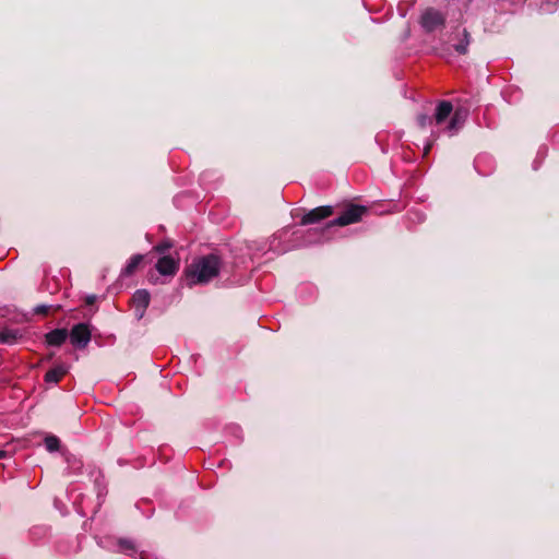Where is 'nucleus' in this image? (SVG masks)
Here are the masks:
<instances>
[{
    "mask_svg": "<svg viewBox=\"0 0 559 559\" xmlns=\"http://www.w3.org/2000/svg\"><path fill=\"white\" fill-rule=\"evenodd\" d=\"M333 213L332 206H318L311 211H309L307 214H305L301 218L302 225H310L318 223L329 216H331Z\"/></svg>",
    "mask_w": 559,
    "mask_h": 559,
    "instance_id": "nucleus-6",
    "label": "nucleus"
},
{
    "mask_svg": "<svg viewBox=\"0 0 559 559\" xmlns=\"http://www.w3.org/2000/svg\"><path fill=\"white\" fill-rule=\"evenodd\" d=\"M367 207L364 205L350 204L345 207L342 214L330 222V226H347L359 222L367 213Z\"/></svg>",
    "mask_w": 559,
    "mask_h": 559,
    "instance_id": "nucleus-2",
    "label": "nucleus"
},
{
    "mask_svg": "<svg viewBox=\"0 0 559 559\" xmlns=\"http://www.w3.org/2000/svg\"><path fill=\"white\" fill-rule=\"evenodd\" d=\"M45 447L49 452L59 450L60 440L56 436H48L45 438Z\"/></svg>",
    "mask_w": 559,
    "mask_h": 559,
    "instance_id": "nucleus-16",
    "label": "nucleus"
},
{
    "mask_svg": "<svg viewBox=\"0 0 559 559\" xmlns=\"http://www.w3.org/2000/svg\"><path fill=\"white\" fill-rule=\"evenodd\" d=\"M48 309H49L48 306H39V307L36 308V312L37 313H47Z\"/></svg>",
    "mask_w": 559,
    "mask_h": 559,
    "instance_id": "nucleus-20",
    "label": "nucleus"
},
{
    "mask_svg": "<svg viewBox=\"0 0 559 559\" xmlns=\"http://www.w3.org/2000/svg\"><path fill=\"white\" fill-rule=\"evenodd\" d=\"M429 148H430V146L428 145V146L425 148V154H427V153H428Z\"/></svg>",
    "mask_w": 559,
    "mask_h": 559,
    "instance_id": "nucleus-24",
    "label": "nucleus"
},
{
    "mask_svg": "<svg viewBox=\"0 0 559 559\" xmlns=\"http://www.w3.org/2000/svg\"><path fill=\"white\" fill-rule=\"evenodd\" d=\"M463 121H464V118L461 116V114L459 111H456L452 116L450 123L448 126V129L451 132V134H453L454 132H456L459 130V128L463 124Z\"/></svg>",
    "mask_w": 559,
    "mask_h": 559,
    "instance_id": "nucleus-14",
    "label": "nucleus"
},
{
    "mask_svg": "<svg viewBox=\"0 0 559 559\" xmlns=\"http://www.w3.org/2000/svg\"><path fill=\"white\" fill-rule=\"evenodd\" d=\"M452 104L450 102H440L432 117L437 124L442 123L452 112Z\"/></svg>",
    "mask_w": 559,
    "mask_h": 559,
    "instance_id": "nucleus-9",
    "label": "nucleus"
},
{
    "mask_svg": "<svg viewBox=\"0 0 559 559\" xmlns=\"http://www.w3.org/2000/svg\"><path fill=\"white\" fill-rule=\"evenodd\" d=\"M91 330L86 323L75 324L70 332L71 344L78 348H84L91 341Z\"/></svg>",
    "mask_w": 559,
    "mask_h": 559,
    "instance_id": "nucleus-3",
    "label": "nucleus"
},
{
    "mask_svg": "<svg viewBox=\"0 0 559 559\" xmlns=\"http://www.w3.org/2000/svg\"><path fill=\"white\" fill-rule=\"evenodd\" d=\"M68 372L66 365H58L49 369L45 374V381L48 383H58Z\"/></svg>",
    "mask_w": 559,
    "mask_h": 559,
    "instance_id": "nucleus-10",
    "label": "nucleus"
},
{
    "mask_svg": "<svg viewBox=\"0 0 559 559\" xmlns=\"http://www.w3.org/2000/svg\"><path fill=\"white\" fill-rule=\"evenodd\" d=\"M171 246H173V245H171L169 241H163V242H160V243L156 245V246L154 247V250H155L156 252H158V253H164V252H166L168 249H170V248H171Z\"/></svg>",
    "mask_w": 559,
    "mask_h": 559,
    "instance_id": "nucleus-18",
    "label": "nucleus"
},
{
    "mask_svg": "<svg viewBox=\"0 0 559 559\" xmlns=\"http://www.w3.org/2000/svg\"><path fill=\"white\" fill-rule=\"evenodd\" d=\"M463 36L464 38L459 44L454 45V49L461 55L467 52V48L469 45V34L467 33L466 29L463 31Z\"/></svg>",
    "mask_w": 559,
    "mask_h": 559,
    "instance_id": "nucleus-15",
    "label": "nucleus"
},
{
    "mask_svg": "<svg viewBox=\"0 0 559 559\" xmlns=\"http://www.w3.org/2000/svg\"><path fill=\"white\" fill-rule=\"evenodd\" d=\"M142 260H143L142 254H134L133 257H131L130 260L128 261L127 265L122 269L121 275L122 276L132 275L135 272V270L139 267Z\"/></svg>",
    "mask_w": 559,
    "mask_h": 559,
    "instance_id": "nucleus-11",
    "label": "nucleus"
},
{
    "mask_svg": "<svg viewBox=\"0 0 559 559\" xmlns=\"http://www.w3.org/2000/svg\"><path fill=\"white\" fill-rule=\"evenodd\" d=\"M95 484L97 486V496H98V498H100L102 496L106 495L105 487L102 486V484H100L98 478L95 480Z\"/></svg>",
    "mask_w": 559,
    "mask_h": 559,
    "instance_id": "nucleus-19",
    "label": "nucleus"
},
{
    "mask_svg": "<svg viewBox=\"0 0 559 559\" xmlns=\"http://www.w3.org/2000/svg\"><path fill=\"white\" fill-rule=\"evenodd\" d=\"M20 332L13 329H3L0 331V343L14 344L20 337Z\"/></svg>",
    "mask_w": 559,
    "mask_h": 559,
    "instance_id": "nucleus-12",
    "label": "nucleus"
},
{
    "mask_svg": "<svg viewBox=\"0 0 559 559\" xmlns=\"http://www.w3.org/2000/svg\"><path fill=\"white\" fill-rule=\"evenodd\" d=\"M420 23L427 32H432L443 25L444 17L439 11L427 9L421 15Z\"/></svg>",
    "mask_w": 559,
    "mask_h": 559,
    "instance_id": "nucleus-4",
    "label": "nucleus"
},
{
    "mask_svg": "<svg viewBox=\"0 0 559 559\" xmlns=\"http://www.w3.org/2000/svg\"><path fill=\"white\" fill-rule=\"evenodd\" d=\"M179 269L178 260L169 255L162 257L156 263V270L159 274L165 276H173L177 273Z\"/></svg>",
    "mask_w": 559,
    "mask_h": 559,
    "instance_id": "nucleus-7",
    "label": "nucleus"
},
{
    "mask_svg": "<svg viewBox=\"0 0 559 559\" xmlns=\"http://www.w3.org/2000/svg\"><path fill=\"white\" fill-rule=\"evenodd\" d=\"M68 335L66 329H56L46 334V342L50 346H60L66 342Z\"/></svg>",
    "mask_w": 559,
    "mask_h": 559,
    "instance_id": "nucleus-8",
    "label": "nucleus"
},
{
    "mask_svg": "<svg viewBox=\"0 0 559 559\" xmlns=\"http://www.w3.org/2000/svg\"><path fill=\"white\" fill-rule=\"evenodd\" d=\"M7 456V452L3 450H0V459H4Z\"/></svg>",
    "mask_w": 559,
    "mask_h": 559,
    "instance_id": "nucleus-23",
    "label": "nucleus"
},
{
    "mask_svg": "<svg viewBox=\"0 0 559 559\" xmlns=\"http://www.w3.org/2000/svg\"><path fill=\"white\" fill-rule=\"evenodd\" d=\"M221 259L211 253L195 259L187 269L189 285L206 284L219 274Z\"/></svg>",
    "mask_w": 559,
    "mask_h": 559,
    "instance_id": "nucleus-1",
    "label": "nucleus"
},
{
    "mask_svg": "<svg viewBox=\"0 0 559 559\" xmlns=\"http://www.w3.org/2000/svg\"><path fill=\"white\" fill-rule=\"evenodd\" d=\"M95 300H96V296H94V295L87 296V298H86V302L88 305H92Z\"/></svg>",
    "mask_w": 559,
    "mask_h": 559,
    "instance_id": "nucleus-22",
    "label": "nucleus"
},
{
    "mask_svg": "<svg viewBox=\"0 0 559 559\" xmlns=\"http://www.w3.org/2000/svg\"><path fill=\"white\" fill-rule=\"evenodd\" d=\"M118 551L129 555V556H133L136 552V547H135L134 542L131 539H127V538L119 539Z\"/></svg>",
    "mask_w": 559,
    "mask_h": 559,
    "instance_id": "nucleus-13",
    "label": "nucleus"
},
{
    "mask_svg": "<svg viewBox=\"0 0 559 559\" xmlns=\"http://www.w3.org/2000/svg\"><path fill=\"white\" fill-rule=\"evenodd\" d=\"M151 296L146 289H138L132 297L134 312L138 319H142L150 305Z\"/></svg>",
    "mask_w": 559,
    "mask_h": 559,
    "instance_id": "nucleus-5",
    "label": "nucleus"
},
{
    "mask_svg": "<svg viewBox=\"0 0 559 559\" xmlns=\"http://www.w3.org/2000/svg\"><path fill=\"white\" fill-rule=\"evenodd\" d=\"M81 467H82L81 461L74 459L73 460V464H72V468H74L75 471H79Z\"/></svg>",
    "mask_w": 559,
    "mask_h": 559,
    "instance_id": "nucleus-21",
    "label": "nucleus"
},
{
    "mask_svg": "<svg viewBox=\"0 0 559 559\" xmlns=\"http://www.w3.org/2000/svg\"><path fill=\"white\" fill-rule=\"evenodd\" d=\"M417 121H418V124L421 128H425V127L430 126L432 123L433 118L430 117V116H427V115H420V116H418Z\"/></svg>",
    "mask_w": 559,
    "mask_h": 559,
    "instance_id": "nucleus-17",
    "label": "nucleus"
}]
</instances>
